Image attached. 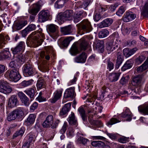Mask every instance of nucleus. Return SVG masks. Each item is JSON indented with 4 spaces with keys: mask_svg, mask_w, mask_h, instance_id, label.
I'll return each mask as SVG.
<instances>
[{
    "mask_svg": "<svg viewBox=\"0 0 148 148\" xmlns=\"http://www.w3.org/2000/svg\"><path fill=\"white\" fill-rule=\"evenodd\" d=\"M74 13L72 10H67L63 13H60L58 15L57 20L58 22L62 24L66 20H71L73 18Z\"/></svg>",
    "mask_w": 148,
    "mask_h": 148,
    "instance_id": "3",
    "label": "nucleus"
},
{
    "mask_svg": "<svg viewBox=\"0 0 148 148\" xmlns=\"http://www.w3.org/2000/svg\"><path fill=\"white\" fill-rule=\"evenodd\" d=\"M67 123H64L60 131V133L61 134H64L65 133L67 126Z\"/></svg>",
    "mask_w": 148,
    "mask_h": 148,
    "instance_id": "57",
    "label": "nucleus"
},
{
    "mask_svg": "<svg viewBox=\"0 0 148 148\" xmlns=\"http://www.w3.org/2000/svg\"><path fill=\"white\" fill-rule=\"evenodd\" d=\"M114 42L112 41L109 42L107 45L106 49L110 51H112L114 49Z\"/></svg>",
    "mask_w": 148,
    "mask_h": 148,
    "instance_id": "43",
    "label": "nucleus"
},
{
    "mask_svg": "<svg viewBox=\"0 0 148 148\" xmlns=\"http://www.w3.org/2000/svg\"><path fill=\"white\" fill-rule=\"evenodd\" d=\"M104 44L103 42L101 41L98 40L96 44V48L98 50H100L101 52L103 51Z\"/></svg>",
    "mask_w": 148,
    "mask_h": 148,
    "instance_id": "36",
    "label": "nucleus"
},
{
    "mask_svg": "<svg viewBox=\"0 0 148 148\" xmlns=\"http://www.w3.org/2000/svg\"><path fill=\"white\" fill-rule=\"evenodd\" d=\"M49 14L48 11H42L38 14V20L40 22H43L47 21Z\"/></svg>",
    "mask_w": 148,
    "mask_h": 148,
    "instance_id": "12",
    "label": "nucleus"
},
{
    "mask_svg": "<svg viewBox=\"0 0 148 148\" xmlns=\"http://www.w3.org/2000/svg\"><path fill=\"white\" fill-rule=\"evenodd\" d=\"M68 0H58L55 4V7L58 8H62Z\"/></svg>",
    "mask_w": 148,
    "mask_h": 148,
    "instance_id": "31",
    "label": "nucleus"
},
{
    "mask_svg": "<svg viewBox=\"0 0 148 148\" xmlns=\"http://www.w3.org/2000/svg\"><path fill=\"white\" fill-rule=\"evenodd\" d=\"M141 14L144 16L148 18V2L142 8Z\"/></svg>",
    "mask_w": 148,
    "mask_h": 148,
    "instance_id": "30",
    "label": "nucleus"
},
{
    "mask_svg": "<svg viewBox=\"0 0 148 148\" xmlns=\"http://www.w3.org/2000/svg\"><path fill=\"white\" fill-rule=\"evenodd\" d=\"M18 97L20 98L22 102L26 106L29 105V99L22 92H19L18 94Z\"/></svg>",
    "mask_w": 148,
    "mask_h": 148,
    "instance_id": "13",
    "label": "nucleus"
},
{
    "mask_svg": "<svg viewBox=\"0 0 148 148\" xmlns=\"http://www.w3.org/2000/svg\"><path fill=\"white\" fill-rule=\"evenodd\" d=\"M16 62L18 64H22L25 61V59L24 57L21 54L18 56L15 59Z\"/></svg>",
    "mask_w": 148,
    "mask_h": 148,
    "instance_id": "37",
    "label": "nucleus"
},
{
    "mask_svg": "<svg viewBox=\"0 0 148 148\" xmlns=\"http://www.w3.org/2000/svg\"><path fill=\"white\" fill-rule=\"evenodd\" d=\"M93 146L95 147H101L104 145V143L100 141H94L91 143Z\"/></svg>",
    "mask_w": 148,
    "mask_h": 148,
    "instance_id": "42",
    "label": "nucleus"
},
{
    "mask_svg": "<svg viewBox=\"0 0 148 148\" xmlns=\"http://www.w3.org/2000/svg\"><path fill=\"white\" fill-rule=\"evenodd\" d=\"M40 10V6L37 4H34L33 8L29 11V13L32 15L36 14Z\"/></svg>",
    "mask_w": 148,
    "mask_h": 148,
    "instance_id": "28",
    "label": "nucleus"
},
{
    "mask_svg": "<svg viewBox=\"0 0 148 148\" xmlns=\"http://www.w3.org/2000/svg\"><path fill=\"white\" fill-rule=\"evenodd\" d=\"M78 29L85 33H88L92 30V27L90 22L87 19L83 20L78 25Z\"/></svg>",
    "mask_w": 148,
    "mask_h": 148,
    "instance_id": "5",
    "label": "nucleus"
},
{
    "mask_svg": "<svg viewBox=\"0 0 148 148\" xmlns=\"http://www.w3.org/2000/svg\"><path fill=\"white\" fill-rule=\"evenodd\" d=\"M70 52L71 54L73 55H75L79 53L77 46L75 45H73L71 47Z\"/></svg>",
    "mask_w": 148,
    "mask_h": 148,
    "instance_id": "40",
    "label": "nucleus"
},
{
    "mask_svg": "<svg viewBox=\"0 0 148 148\" xmlns=\"http://www.w3.org/2000/svg\"><path fill=\"white\" fill-rule=\"evenodd\" d=\"M24 114V109L22 108H18L9 113L7 116V119L8 121H11L15 119H22Z\"/></svg>",
    "mask_w": 148,
    "mask_h": 148,
    "instance_id": "2",
    "label": "nucleus"
},
{
    "mask_svg": "<svg viewBox=\"0 0 148 148\" xmlns=\"http://www.w3.org/2000/svg\"><path fill=\"white\" fill-rule=\"evenodd\" d=\"M27 22L26 21H19L15 25V28L17 30L21 29L23 27L25 26L27 24Z\"/></svg>",
    "mask_w": 148,
    "mask_h": 148,
    "instance_id": "32",
    "label": "nucleus"
},
{
    "mask_svg": "<svg viewBox=\"0 0 148 148\" xmlns=\"http://www.w3.org/2000/svg\"><path fill=\"white\" fill-rule=\"evenodd\" d=\"M71 104L68 103L65 104L62 107V110L60 111V115L62 117H63L67 112H68L70 109Z\"/></svg>",
    "mask_w": 148,
    "mask_h": 148,
    "instance_id": "17",
    "label": "nucleus"
},
{
    "mask_svg": "<svg viewBox=\"0 0 148 148\" xmlns=\"http://www.w3.org/2000/svg\"><path fill=\"white\" fill-rule=\"evenodd\" d=\"M113 22V21L111 18H106L98 24V27L100 28H102L108 27L111 25Z\"/></svg>",
    "mask_w": 148,
    "mask_h": 148,
    "instance_id": "10",
    "label": "nucleus"
},
{
    "mask_svg": "<svg viewBox=\"0 0 148 148\" xmlns=\"http://www.w3.org/2000/svg\"><path fill=\"white\" fill-rule=\"evenodd\" d=\"M71 125H74L76 127L77 125V120L75 118L74 114L72 112L67 119Z\"/></svg>",
    "mask_w": 148,
    "mask_h": 148,
    "instance_id": "21",
    "label": "nucleus"
},
{
    "mask_svg": "<svg viewBox=\"0 0 148 148\" xmlns=\"http://www.w3.org/2000/svg\"><path fill=\"white\" fill-rule=\"evenodd\" d=\"M18 103V101L16 96L12 95L9 99L8 106L10 108H13L16 106Z\"/></svg>",
    "mask_w": 148,
    "mask_h": 148,
    "instance_id": "11",
    "label": "nucleus"
},
{
    "mask_svg": "<svg viewBox=\"0 0 148 148\" xmlns=\"http://www.w3.org/2000/svg\"><path fill=\"white\" fill-rule=\"evenodd\" d=\"M35 90H36L35 87H32L27 89L24 91V92L29 97L31 101L34 99Z\"/></svg>",
    "mask_w": 148,
    "mask_h": 148,
    "instance_id": "15",
    "label": "nucleus"
},
{
    "mask_svg": "<svg viewBox=\"0 0 148 148\" xmlns=\"http://www.w3.org/2000/svg\"><path fill=\"white\" fill-rule=\"evenodd\" d=\"M142 78V76L140 75L134 77L132 82V85L136 87L139 86L140 84Z\"/></svg>",
    "mask_w": 148,
    "mask_h": 148,
    "instance_id": "23",
    "label": "nucleus"
},
{
    "mask_svg": "<svg viewBox=\"0 0 148 148\" xmlns=\"http://www.w3.org/2000/svg\"><path fill=\"white\" fill-rule=\"evenodd\" d=\"M118 141L121 143H125L129 141V138L123 136L118 140Z\"/></svg>",
    "mask_w": 148,
    "mask_h": 148,
    "instance_id": "51",
    "label": "nucleus"
},
{
    "mask_svg": "<svg viewBox=\"0 0 148 148\" xmlns=\"http://www.w3.org/2000/svg\"><path fill=\"white\" fill-rule=\"evenodd\" d=\"M120 121L117 120L116 119L113 118L111 119L110 120L108 121V125H111L116 123L119 122Z\"/></svg>",
    "mask_w": 148,
    "mask_h": 148,
    "instance_id": "53",
    "label": "nucleus"
},
{
    "mask_svg": "<svg viewBox=\"0 0 148 148\" xmlns=\"http://www.w3.org/2000/svg\"><path fill=\"white\" fill-rule=\"evenodd\" d=\"M88 140L82 137H80L77 139V141L79 143H82L83 144H86Z\"/></svg>",
    "mask_w": 148,
    "mask_h": 148,
    "instance_id": "50",
    "label": "nucleus"
},
{
    "mask_svg": "<svg viewBox=\"0 0 148 148\" xmlns=\"http://www.w3.org/2000/svg\"><path fill=\"white\" fill-rule=\"evenodd\" d=\"M36 115L34 114H31L25 121V124L27 126L32 125L34 122Z\"/></svg>",
    "mask_w": 148,
    "mask_h": 148,
    "instance_id": "18",
    "label": "nucleus"
},
{
    "mask_svg": "<svg viewBox=\"0 0 148 148\" xmlns=\"http://www.w3.org/2000/svg\"><path fill=\"white\" fill-rule=\"evenodd\" d=\"M75 88L71 87L67 89L65 91L64 97L65 98L73 97L75 96Z\"/></svg>",
    "mask_w": 148,
    "mask_h": 148,
    "instance_id": "14",
    "label": "nucleus"
},
{
    "mask_svg": "<svg viewBox=\"0 0 148 148\" xmlns=\"http://www.w3.org/2000/svg\"><path fill=\"white\" fill-rule=\"evenodd\" d=\"M63 90L62 89H58L55 91L53 95V97L51 100L52 103H55L62 96Z\"/></svg>",
    "mask_w": 148,
    "mask_h": 148,
    "instance_id": "16",
    "label": "nucleus"
},
{
    "mask_svg": "<svg viewBox=\"0 0 148 148\" xmlns=\"http://www.w3.org/2000/svg\"><path fill=\"white\" fill-rule=\"evenodd\" d=\"M87 45V42L85 40H83L81 43L80 45V48L81 50H85Z\"/></svg>",
    "mask_w": 148,
    "mask_h": 148,
    "instance_id": "52",
    "label": "nucleus"
},
{
    "mask_svg": "<svg viewBox=\"0 0 148 148\" xmlns=\"http://www.w3.org/2000/svg\"><path fill=\"white\" fill-rule=\"evenodd\" d=\"M123 53L124 56L126 57L130 56L129 50L127 48H125L123 50Z\"/></svg>",
    "mask_w": 148,
    "mask_h": 148,
    "instance_id": "58",
    "label": "nucleus"
},
{
    "mask_svg": "<svg viewBox=\"0 0 148 148\" xmlns=\"http://www.w3.org/2000/svg\"><path fill=\"white\" fill-rule=\"evenodd\" d=\"M122 61L123 59L121 56L119 54V53H118L115 66L117 69L119 68L120 65L122 63Z\"/></svg>",
    "mask_w": 148,
    "mask_h": 148,
    "instance_id": "39",
    "label": "nucleus"
},
{
    "mask_svg": "<svg viewBox=\"0 0 148 148\" xmlns=\"http://www.w3.org/2000/svg\"><path fill=\"white\" fill-rule=\"evenodd\" d=\"M11 57L10 53L8 49L5 50L0 53V60L3 59H9Z\"/></svg>",
    "mask_w": 148,
    "mask_h": 148,
    "instance_id": "22",
    "label": "nucleus"
},
{
    "mask_svg": "<svg viewBox=\"0 0 148 148\" xmlns=\"http://www.w3.org/2000/svg\"><path fill=\"white\" fill-rule=\"evenodd\" d=\"M33 82L34 80L32 79L28 81L24 80L21 83L20 85L22 87H25L32 85Z\"/></svg>",
    "mask_w": 148,
    "mask_h": 148,
    "instance_id": "38",
    "label": "nucleus"
},
{
    "mask_svg": "<svg viewBox=\"0 0 148 148\" xmlns=\"http://www.w3.org/2000/svg\"><path fill=\"white\" fill-rule=\"evenodd\" d=\"M61 31L63 34L66 35L71 34L72 32V27L69 25L63 27L61 28Z\"/></svg>",
    "mask_w": 148,
    "mask_h": 148,
    "instance_id": "25",
    "label": "nucleus"
},
{
    "mask_svg": "<svg viewBox=\"0 0 148 148\" xmlns=\"http://www.w3.org/2000/svg\"><path fill=\"white\" fill-rule=\"evenodd\" d=\"M122 116L123 118L126 119L127 121H130L131 119V113L129 109H127L125 112L122 113Z\"/></svg>",
    "mask_w": 148,
    "mask_h": 148,
    "instance_id": "29",
    "label": "nucleus"
},
{
    "mask_svg": "<svg viewBox=\"0 0 148 148\" xmlns=\"http://www.w3.org/2000/svg\"><path fill=\"white\" fill-rule=\"evenodd\" d=\"M38 106V104L36 102H34L33 104L31 106L30 108L31 110L33 112L36 109Z\"/></svg>",
    "mask_w": 148,
    "mask_h": 148,
    "instance_id": "62",
    "label": "nucleus"
},
{
    "mask_svg": "<svg viewBox=\"0 0 148 148\" xmlns=\"http://www.w3.org/2000/svg\"><path fill=\"white\" fill-rule=\"evenodd\" d=\"M125 6H121L116 12V14L119 16H121L125 12Z\"/></svg>",
    "mask_w": 148,
    "mask_h": 148,
    "instance_id": "44",
    "label": "nucleus"
},
{
    "mask_svg": "<svg viewBox=\"0 0 148 148\" xmlns=\"http://www.w3.org/2000/svg\"><path fill=\"white\" fill-rule=\"evenodd\" d=\"M36 86L38 89H41L45 87V82L43 79H39L37 81Z\"/></svg>",
    "mask_w": 148,
    "mask_h": 148,
    "instance_id": "34",
    "label": "nucleus"
},
{
    "mask_svg": "<svg viewBox=\"0 0 148 148\" xmlns=\"http://www.w3.org/2000/svg\"><path fill=\"white\" fill-rule=\"evenodd\" d=\"M133 62L132 60H127L121 68V70L124 71L127 69L131 68L132 66Z\"/></svg>",
    "mask_w": 148,
    "mask_h": 148,
    "instance_id": "26",
    "label": "nucleus"
},
{
    "mask_svg": "<svg viewBox=\"0 0 148 148\" xmlns=\"http://www.w3.org/2000/svg\"><path fill=\"white\" fill-rule=\"evenodd\" d=\"M74 129L72 127H70L69 128L66 132V134L68 137H71L74 136Z\"/></svg>",
    "mask_w": 148,
    "mask_h": 148,
    "instance_id": "46",
    "label": "nucleus"
},
{
    "mask_svg": "<svg viewBox=\"0 0 148 148\" xmlns=\"http://www.w3.org/2000/svg\"><path fill=\"white\" fill-rule=\"evenodd\" d=\"M109 34V31L106 29H104L99 32L98 36L100 38H103L107 37Z\"/></svg>",
    "mask_w": 148,
    "mask_h": 148,
    "instance_id": "33",
    "label": "nucleus"
},
{
    "mask_svg": "<svg viewBox=\"0 0 148 148\" xmlns=\"http://www.w3.org/2000/svg\"><path fill=\"white\" fill-rule=\"evenodd\" d=\"M10 40L9 36L7 35L5 37L2 35H0V49L3 48L6 44V41Z\"/></svg>",
    "mask_w": 148,
    "mask_h": 148,
    "instance_id": "27",
    "label": "nucleus"
},
{
    "mask_svg": "<svg viewBox=\"0 0 148 148\" xmlns=\"http://www.w3.org/2000/svg\"><path fill=\"white\" fill-rule=\"evenodd\" d=\"M87 56L84 52H83L79 56L76 57L74 59L75 61L78 63H84L85 62Z\"/></svg>",
    "mask_w": 148,
    "mask_h": 148,
    "instance_id": "19",
    "label": "nucleus"
},
{
    "mask_svg": "<svg viewBox=\"0 0 148 148\" xmlns=\"http://www.w3.org/2000/svg\"><path fill=\"white\" fill-rule=\"evenodd\" d=\"M136 17V15L134 12L129 11L127 12L124 15L123 21L125 22L131 21L134 19Z\"/></svg>",
    "mask_w": 148,
    "mask_h": 148,
    "instance_id": "8",
    "label": "nucleus"
},
{
    "mask_svg": "<svg viewBox=\"0 0 148 148\" xmlns=\"http://www.w3.org/2000/svg\"><path fill=\"white\" fill-rule=\"evenodd\" d=\"M118 5L117 3L113 4L111 5L109 8L110 10L112 12L114 11L116 8L118 6Z\"/></svg>",
    "mask_w": 148,
    "mask_h": 148,
    "instance_id": "63",
    "label": "nucleus"
},
{
    "mask_svg": "<svg viewBox=\"0 0 148 148\" xmlns=\"http://www.w3.org/2000/svg\"><path fill=\"white\" fill-rule=\"evenodd\" d=\"M29 32L27 27L26 28L22 31L21 34L24 37L26 36Z\"/></svg>",
    "mask_w": 148,
    "mask_h": 148,
    "instance_id": "64",
    "label": "nucleus"
},
{
    "mask_svg": "<svg viewBox=\"0 0 148 148\" xmlns=\"http://www.w3.org/2000/svg\"><path fill=\"white\" fill-rule=\"evenodd\" d=\"M95 100V98H88V99L86 100V104L87 105H90V103H91L92 105H93L94 104Z\"/></svg>",
    "mask_w": 148,
    "mask_h": 148,
    "instance_id": "60",
    "label": "nucleus"
},
{
    "mask_svg": "<svg viewBox=\"0 0 148 148\" xmlns=\"http://www.w3.org/2000/svg\"><path fill=\"white\" fill-rule=\"evenodd\" d=\"M121 73H112L110 74L109 79L111 82H115L119 79Z\"/></svg>",
    "mask_w": 148,
    "mask_h": 148,
    "instance_id": "24",
    "label": "nucleus"
},
{
    "mask_svg": "<svg viewBox=\"0 0 148 148\" xmlns=\"http://www.w3.org/2000/svg\"><path fill=\"white\" fill-rule=\"evenodd\" d=\"M78 111L80 114L83 120L85 121L87 120V116L86 115L85 111L83 107L81 106L78 109Z\"/></svg>",
    "mask_w": 148,
    "mask_h": 148,
    "instance_id": "35",
    "label": "nucleus"
},
{
    "mask_svg": "<svg viewBox=\"0 0 148 148\" xmlns=\"http://www.w3.org/2000/svg\"><path fill=\"white\" fill-rule=\"evenodd\" d=\"M86 13L85 12L80 11L76 14L74 17V21L75 23H77L83 17L86 15Z\"/></svg>",
    "mask_w": 148,
    "mask_h": 148,
    "instance_id": "20",
    "label": "nucleus"
},
{
    "mask_svg": "<svg viewBox=\"0 0 148 148\" xmlns=\"http://www.w3.org/2000/svg\"><path fill=\"white\" fill-rule=\"evenodd\" d=\"M12 90V88L8 85L6 82H0V92L8 94L11 92Z\"/></svg>",
    "mask_w": 148,
    "mask_h": 148,
    "instance_id": "6",
    "label": "nucleus"
},
{
    "mask_svg": "<svg viewBox=\"0 0 148 148\" xmlns=\"http://www.w3.org/2000/svg\"><path fill=\"white\" fill-rule=\"evenodd\" d=\"M145 57L141 55L138 57L136 60L135 63L138 65L140 64L145 59Z\"/></svg>",
    "mask_w": 148,
    "mask_h": 148,
    "instance_id": "47",
    "label": "nucleus"
},
{
    "mask_svg": "<svg viewBox=\"0 0 148 148\" xmlns=\"http://www.w3.org/2000/svg\"><path fill=\"white\" fill-rule=\"evenodd\" d=\"M45 38V35L42 32L36 31L33 32L30 37L27 41V45L29 47H37L40 45Z\"/></svg>",
    "mask_w": 148,
    "mask_h": 148,
    "instance_id": "1",
    "label": "nucleus"
},
{
    "mask_svg": "<svg viewBox=\"0 0 148 148\" xmlns=\"http://www.w3.org/2000/svg\"><path fill=\"white\" fill-rule=\"evenodd\" d=\"M140 111L143 114H148V105L144 106L140 110Z\"/></svg>",
    "mask_w": 148,
    "mask_h": 148,
    "instance_id": "54",
    "label": "nucleus"
},
{
    "mask_svg": "<svg viewBox=\"0 0 148 148\" xmlns=\"http://www.w3.org/2000/svg\"><path fill=\"white\" fill-rule=\"evenodd\" d=\"M57 27L55 25L53 24H51L48 25V28L49 30L51 33L56 32H56L57 29Z\"/></svg>",
    "mask_w": 148,
    "mask_h": 148,
    "instance_id": "41",
    "label": "nucleus"
},
{
    "mask_svg": "<svg viewBox=\"0 0 148 148\" xmlns=\"http://www.w3.org/2000/svg\"><path fill=\"white\" fill-rule=\"evenodd\" d=\"M6 73L11 80L15 82H18L21 78L18 69H14L8 71Z\"/></svg>",
    "mask_w": 148,
    "mask_h": 148,
    "instance_id": "4",
    "label": "nucleus"
},
{
    "mask_svg": "<svg viewBox=\"0 0 148 148\" xmlns=\"http://www.w3.org/2000/svg\"><path fill=\"white\" fill-rule=\"evenodd\" d=\"M129 79V78L128 76L125 77H123L120 80V82L121 84L123 85L127 83Z\"/></svg>",
    "mask_w": 148,
    "mask_h": 148,
    "instance_id": "45",
    "label": "nucleus"
},
{
    "mask_svg": "<svg viewBox=\"0 0 148 148\" xmlns=\"http://www.w3.org/2000/svg\"><path fill=\"white\" fill-rule=\"evenodd\" d=\"M42 126L44 127H49L51 126V128H55L56 127V125H53L52 126L46 120L44 121L42 123Z\"/></svg>",
    "mask_w": 148,
    "mask_h": 148,
    "instance_id": "55",
    "label": "nucleus"
},
{
    "mask_svg": "<svg viewBox=\"0 0 148 148\" xmlns=\"http://www.w3.org/2000/svg\"><path fill=\"white\" fill-rule=\"evenodd\" d=\"M72 40L71 37L67 38L65 39L62 42V45L64 47H67L70 41Z\"/></svg>",
    "mask_w": 148,
    "mask_h": 148,
    "instance_id": "49",
    "label": "nucleus"
},
{
    "mask_svg": "<svg viewBox=\"0 0 148 148\" xmlns=\"http://www.w3.org/2000/svg\"><path fill=\"white\" fill-rule=\"evenodd\" d=\"M114 67L113 64L109 60L108 62V69L110 71L114 68Z\"/></svg>",
    "mask_w": 148,
    "mask_h": 148,
    "instance_id": "61",
    "label": "nucleus"
},
{
    "mask_svg": "<svg viewBox=\"0 0 148 148\" xmlns=\"http://www.w3.org/2000/svg\"><path fill=\"white\" fill-rule=\"evenodd\" d=\"M107 135L112 140H115L117 139L119 135L117 134L107 133Z\"/></svg>",
    "mask_w": 148,
    "mask_h": 148,
    "instance_id": "48",
    "label": "nucleus"
},
{
    "mask_svg": "<svg viewBox=\"0 0 148 148\" xmlns=\"http://www.w3.org/2000/svg\"><path fill=\"white\" fill-rule=\"evenodd\" d=\"M36 27V26L34 24H32L28 25L27 27V28L29 32L35 30Z\"/></svg>",
    "mask_w": 148,
    "mask_h": 148,
    "instance_id": "59",
    "label": "nucleus"
},
{
    "mask_svg": "<svg viewBox=\"0 0 148 148\" xmlns=\"http://www.w3.org/2000/svg\"><path fill=\"white\" fill-rule=\"evenodd\" d=\"M24 73L27 75L31 76L35 73V69L30 64H26L23 67Z\"/></svg>",
    "mask_w": 148,
    "mask_h": 148,
    "instance_id": "9",
    "label": "nucleus"
},
{
    "mask_svg": "<svg viewBox=\"0 0 148 148\" xmlns=\"http://www.w3.org/2000/svg\"><path fill=\"white\" fill-rule=\"evenodd\" d=\"M25 44L24 42H20L18 45L14 48H12L11 50L13 53L14 55L23 51L24 50Z\"/></svg>",
    "mask_w": 148,
    "mask_h": 148,
    "instance_id": "7",
    "label": "nucleus"
},
{
    "mask_svg": "<svg viewBox=\"0 0 148 148\" xmlns=\"http://www.w3.org/2000/svg\"><path fill=\"white\" fill-rule=\"evenodd\" d=\"M46 120L52 126V124L53 123V116L52 115H49L47 117Z\"/></svg>",
    "mask_w": 148,
    "mask_h": 148,
    "instance_id": "56",
    "label": "nucleus"
}]
</instances>
